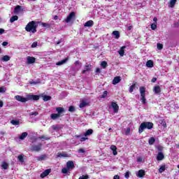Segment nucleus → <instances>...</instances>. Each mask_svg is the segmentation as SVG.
<instances>
[{
  "label": "nucleus",
  "mask_w": 179,
  "mask_h": 179,
  "mask_svg": "<svg viewBox=\"0 0 179 179\" xmlns=\"http://www.w3.org/2000/svg\"><path fill=\"white\" fill-rule=\"evenodd\" d=\"M113 36H114V38H116L117 40H118V38H120V31H114L112 33Z\"/></svg>",
  "instance_id": "obj_21"
},
{
  "label": "nucleus",
  "mask_w": 179,
  "mask_h": 179,
  "mask_svg": "<svg viewBox=\"0 0 179 179\" xmlns=\"http://www.w3.org/2000/svg\"><path fill=\"white\" fill-rule=\"evenodd\" d=\"M37 47V42H34L31 45L32 48H36Z\"/></svg>",
  "instance_id": "obj_51"
},
{
  "label": "nucleus",
  "mask_w": 179,
  "mask_h": 179,
  "mask_svg": "<svg viewBox=\"0 0 179 179\" xmlns=\"http://www.w3.org/2000/svg\"><path fill=\"white\" fill-rule=\"evenodd\" d=\"M60 115H57V113H53V114H51L50 115V118L52 120H57V118H60Z\"/></svg>",
  "instance_id": "obj_25"
},
{
  "label": "nucleus",
  "mask_w": 179,
  "mask_h": 179,
  "mask_svg": "<svg viewBox=\"0 0 179 179\" xmlns=\"http://www.w3.org/2000/svg\"><path fill=\"white\" fill-rule=\"evenodd\" d=\"M67 61H68V59L66 58V59H64L63 60H61L60 62H57L56 65H57L59 66H61V65H64V64H66Z\"/></svg>",
  "instance_id": "obj_22"
},
{
  "label": "nucleus",
  "mask_w": 179,
  "mask_h": 179,
  "mask_svg": "<svg viewBox=\"0 0 179 179\" xmlns=\"http://www.w3.org/2000/svg\"><path fill=\"white\" fill-rule=\"evenodd\" d=\"M78 179H89V175H83Z\"/></svg>",
  "instance_id": "obj_40"
},
{
  "label": "nucleus",
  "mask_w": 179,
  "mask_h": 179,
  "mask_svg": "<svg viewBox=\"0 0 179 179\" xmlns=\"http://www.w3.org/2000/svg\"><path fill=\"white\" fill-rule=\"evenodd\" d=\"M20 12H23V8H22V6H17L14 8V13H15V15H17V14L20 13Z\"/></svg>",
  "instance_id": "obj_8"
},
{
  "label": "nucleus",
  "mask_w": 179,
  "mask_h": 179,
  "mask_svg": "<svg viewBox=\"0 0 179 179\" xmlns=\"http://www.w3.org/2000/svg\"><path fill=\"white\" fill-rule=\"evenodd\" d=\"M92 134H93V129H88V130L84 134V136H89L92 135Z\"/></svg>",
  "instance_id": "obj_27"
},
{
  "label": "nucleus",
  "mask_w": 179,
  "mask_h": 179,
  "mask_svg": "<svg viewBox=\"0 0 179 179\" xmlns=\"http://www.w3.org/2000/svg\"><path fill=\"white\" fill-rule=\"evenodd\" d=\"M5 33V29H0V35L3 34Z\"/></svg>",
  "instance_id": "obj_58"
},
{
  "label": "nucleus",
  "mask_w": 179,
  "mask_h": 179,
  "mask_svg": "<svg viewBox=\"0 0 179 179\" xmlns=\"http://www.w3.org/2000/svg\"><path fill=\"white\" fill-rule=\"evenodd\" d=\"M134 89H135V84H133L130 87H129V92L132 93V92H134Z\"/></svg>",
  "instance_id": "obj_44"
},
{
  "label": "nucleus",
  "mask_w": 179,
  "mask_h": 179,
  "mask_svg": "<svg viewBox=\"0 0 179 179\" xmlns=\"http://www.w3.org/2000/svg\"><path fill=\"white\" fill-rule=\"evenodd\" d=\"M87 105V102H86V101H83L80 102V108H83V107H86V106Z\"/></svg>",
  "instance_id": "obj_32"
},
{
  "label": "nucleus",
  "mask_w": 179,
  "mask_h": 179,
  "mask_svg": "<svg viewBox=\"0 0 179 179\" xmlns=\"http://www.w3.org/2000/svg\"><path fill=\"white\" fill-rule=\"evenodd\" d=\"M151 29L152 30H156L157 29V24L156 22H154L151 24Z\"/></svg>",
  "instance_id": "obj_37"
},
{
  "label": "nucleus",
  "mask_w": 179,
  "mask_h": 179,
  "mask_svg": "<svg viewBox=\"0 0 179 179\" xmlns=\"http://www.w3.org/2000/svg\"><path fill=\"white\" fill-rule=\"evenodd\" d=\"M110 149L113 151V154L114 156H117L118 155V152H117V146L112 145L110 146Z\"/></svg>",
  "instance_id": "obj_15"
},
{
  "label": "nucleus",
  "mask_w": 179,
  "mask_h": 179,
  "mask_svg": "<svg viewBox=\"0 0 179 179\" xmlns=\"http://www.w3.org/2000/svg\"><path fill=\"white\" fill-rule=\"evenodd\" d=\"M69 171V169H68V168H64V169L62 170V173H63V174H66V173H68Z\"/></svg>",
  "instance_id": "obj_42"
},
{
  "label": "nucleus",
  "mask_w": 179,
  "mask_h": 179,
  "mask_svg": "<svg viewBox=\"0 0 179 179\" xmlns=\"http://www.w3.org/2000/svg\"><path fill=\"white\" fill-rule=\"evenodd\" d=\"M25 30L28 33H32V34L37 33V22L36 21L29 22L26 25Z\"/></svg>",
  "instance_id": "obj_2"
},
{
  "label": "nucleus",
  "mask_w": 179,
  "mask_h": 179,
  "mask_svg": "<svg viewBox=\"0 0 179 179\" xmlns=\"http://www.w3.org/2000/svg\"><path fill=\"white\" fill-rule=\"evenodd\" d=\"M166 171V165H162L160 166V168L159 169V173H163L164 171Z\"/></svg>",
  "instance_id": "obj_35"
},
{
  "label": "nucleus",
  "mask_w": 179,
  "mask_h": 179,
  "mask_svg": "<svg viewBox=\"0 0 179 179\" xmlns=\"http://www.w3.org/2000/svg\"><path fill=\"white\" fill-rule=\"evenodd\" d=\"M10 124H12V125H20V122L19 120H13L10 121Z\"/></svg>",
  "instance_id": "obj_30"
},
{
  "label": "nucleus",
  "mask_w": 179,
  "mask_h": 179,
  "mask_svg": "<svg viewBox=\"0 0 179 179\" xmlns=\"http://www.w3.org/2000/svg\"><path fill=\"white\" fill-rule=\"evenodd\" d=\"M136 176L139 178H142L145 176V171L141 169L136 173Z\"/></svg>",
  "instance_id": "obj_13"
},
{
  "label": "nucleus",
  "mask_w": 179,
  "mask_h": 179,
  "mask_svg": "<svg viewBox=\"0 0 179 179\" xmlns=\"http://www.w3.org/2000/svg\"><path fill=\"white\" fill-rule=\"evenodd\" d=\"M58 157H68V154L60 153V154L58 155Z\"/></svg>",
  "instance_id": "obj_46"
},
{
  "label": "nucleus",
  "mask_w": 179,
  "mask_h": 179,
  "mask_svg": "<svg viewBox=\"0 0 179 179\" xmlns=\"http://www.w3.org/2000/svg\"><path fill=\"white\" fill-rule=\"evenodd\" d=\"M8 166V163H6L5 162H2L1 167H2V169H3V170H7Z\"/></svg>",
  "instance_id": "obj_36"
},
{
  "label": "nucleus",
  "mask_w": 179,
  "mask_h": 179,
  "mask_svg": "<svg viewBox=\"0 0 179 179\" xmlns=\"http://www.w3.org/2000/svg\"><path fill=\"white\" fill-rule=\"evenodd\" d=\"M145 92V87H140L141 101L143 104H146Z\"/></svg>",
  "instance_id": "obj_4"
},
{
  "label": "nucleus",
  "mask_w": 179,
  "mask_h": 179,
  "mask_svg": "<svg viewBox=\"0 0 179 179\" xmlns=\"http://www.w3.org/2000/svg\"><path fill=\"white\" fill-rule=\"evenodd\" d=\"M41 144L31 145L30 149L32 152H40L41 150Z\"/></svg>",
  "instance_id": "obj_5"
},
{
  "label": "nucleus",
  "mask_w": 179,
  "mask_h": 179,
  "mask_svg": "<svg viewBox=\"0 0 179 179\" xmlns=\"http://www.w3.org/2000/svg\"><path fill=\"white\" fill-rule=\"evenodd\" d=\"M125 48H127V46H122L118 51V54L120 55V57H124V54L125 53Z\"/></svg>",
  "instance_id": "obj_16"
},
{
  "label": "nucleus",
  "mask_w": 179,
  "mask_h": 179,
  "mask_svg": "<svg viewBox=\"0 0 179 179\" xmlns=\"http://www.w3.org/2000/svg\"><path fill=\"white\" fill-rule=\"evenodd\" d=\"M69 111H70V113H73V111H75V107L73 106H70L69 108Z\"/></svg>",
  "instance_id": "obj_48"
},
{
  "label": "nucleus",
  "mask_w": 179,
  "mask_h": 179,
  "mask_svg": "<svg viewBox=\"0 0 179 179\" xmlns=\"http://www.w3.org/2000/svg\"><path fill=\"white\" fill-rule=\"evenodd\" d=\"M2 45H3V47H6V45H8V42H6V41L3 42V43H2Z\"/></svg>",
  "instance_id": "obj_60"
},
{
  "label": "nucleus",
  "mask_w": 179,
  "mask_h": 179,
  "mask_svg": "<svg viewBox=\"0 0 179 179\" xmlns=\"http://www.w3.org/2000/svg\"><path fill=\"white\" fill-rule=\"evenodd\" d=\"M111 107L113 108L114 113H118L119 106L116 103L113 102L111 103Z\"/></svg>",
  "instance_id": "obj_12"
},
{
  "label": "nucleus",
  "mask_w": 179,
  "mask_h": 179,
  "mask_svg": "<svg viewBox=\"0 0 179 179\" xmlns=\"http://www.w3.org/2000/svg\"><path fill=\"white\" fill-rule=\"evenodd\" d=\"M17 19H19V17H17V15H14V16L11 17V18L10 19V23H13V22H16V20H17Z\"/></svg>",
  "instance_id": "obj_33"
},
{
  "label": "nucleus",
  "mask_w": 179,
  "mask_h": 179,
  "mask_svg": "<svg viewBox=\"0 0 179 179\" xmlns=\"http://www.w3.org/2000/svg\"><path fill=\"white\" fill-rule=\"evenodd\" d=\"M132 29H133L132 25H129V26L127 27V30H132Z\"/></svg>",
  "instance_id": "obj_62"
},
{
  "label": "nucleus",
  "mask_w": 179,
  "mask_h": 179,
  "mask_svg": "<svg viewBox=\"0 0 179 179\" xmlns=\"http://www.w3.org/2000/svg\"><path fill=\"white\" fill-rule=\"evenodd\" d=\"M38 139H43L44 141H48L50 138H49V137H45V136H42L41 137H38Z\"/></svg>",
  "instance_id": "obj_43"
},
{
  "label": "nucleus",
  "mask_w": 179,
  "mask_h": 179,
  "mask_svg": "<svg viewBox=\"0 0 179 179\" xmlns=\"http://www.w3.org/2000/svg\"><path fill=\"white\" fill-rule=\"evenodd\" d=\"M121 82V77L117 76L115 77L113 80V85H117V83H120Z\"/></svg>",
  "instance_id": "obj_17"
},
{
  "label": "nucleus",
  "mask_w": 179,
  "mask_h": 179,
  "mask_svg": "<svg viewBox=\"0 0 179 179\" xmlns=\"http://www.w3.org/2000/svg\"><path fill=\"white\" fill-rule=\"evenodd\" d=\"M27 64H34L36 62V58L31 57H27Z\"/></svg>",
  "instance_id": "obj_14"
},
{
  "label": "nucleus",
  "mask_w": 179,
  "mask_h": 179,
  "mask_svg": "<svg viewBox=\"0 0 179 179\" xmlns=\"http://www.w3.org/2000/svg\"><path fill=\"white\" fill-rule=\"evenodd\" d=\"M153 92L155 94H160V92H162V88L160 87V86L157 85L154 87Z\"/></svg>",
  "instance_id": "obj_9"
},
{
  "label": "nucleus",
  "mask_w": 179,
  "mask_h": 179,
  "mask_svg": "<svg viewBox=\"0 0 179 179\" xmlns=\"http://www.w3.org/2000/svg\"><path fill=\"white\" fill-rule=\"evenodd\" d=\"M87 138H86V137H82L81 138H80V142H85V141H87Z\"/></svg>",
  "instance_id": "obj_52"
},
{
  "label": "nucleus",
  "mask_w": 179,
  "mask_h": 179,
  "mask_svg": "<svg viewBox=\"0 0 179 179\" xmlns=\"http://www.w3.org/2000/svg\"><path fill=\"white\" fill-rule=\"evenodd\" d=\"M42 26L43 27H50V24H47V23H42Z\"/></svg>",
  "instance_id": "obj_54"
},
{
  "label": "nucleus",
  "mask_w": 179,
  "mask_h": 179,
  "mask_svg": "<svg viewBox=\"0 0 179 179\" xmlns=\"http://www.w3.org/2000/svg\"><path fill=\"white\" fill-rule=\"evenodd\" d=\"M92 66L90 65H86L84 68V70L83 71V73H86V72L90 71V68Z\"/></svg>",
  "instance_id": "obj_28"
},
{
  "label": "nucleus",
  "mask_w": 179,
  "mask_h": 179,
  "mask_svg": "<svg viewBox=\"0 0 179 179\" xmlns=\"http://www.w3.org/2000/svg\"><path fill=\"white\" fill-rule=\"evenodd\" d=\"M24 155H20L18 156V160L19 162H21V163H23V162H24V159H23Z\"/></svg>",
  "instance_id": "obj_38"
},
{
  "label": "nucleus",
  "mask_w": 179,
  "mask_h": 179,
  "mask_svg": "<svg viewBox=\"0 0 179 179\" xmlns=\"http://www.w3.org/2000/svg\"><path fill=\"white\" fill-rule=\"evenodd\" d=\"M93 24H94V22H93V20H89L84 24V26L85 27H92Z\"/></svg>",
  "instance_id": "obj_18"
},
{
  "label": "nucleus",
  "mask_w": 179,
  "mask_h": 179,
  "mask_svg": "<svg viewBox=\"0 0 179 179\" xmlns=\"http://www.w3.org/2000/svg\"><path fill=\"white\" fill-rule=\"evenodd\" d=\"M146 66H148V68H153V62L152 60H148L146 62Z\"/></svg>",
  "instance_id": "obj_26"
},
{
  "label": "nucleus",
  "mask_w": 179,
  "mask_h": 179,
  "mask_svg": "<svg viewBox=\"0 0 179 179\" xmlns=\"http://www.w3.org/2000/svg\"><path fill=\"white\" fill-rule=\"evenodd\" d=\"M156 80H157V78H153L152 79L151 82H152V83H155V82H156Z\"/></svg>",
  "instance_id": "obj_61"
},
{
  "label": "nucleus",
  "mask_w": 179,
  "mask_h": 179,
  "mask_svg": "<svg viewBox=\"0 0 179 179\" xmlns=\"http://www.w3.org/2000/svg\"><path fill=\"white\" fill-rule=\"evenodd\" d=\"M164 159V155H163V152H159L157 156V159L160 161L163 160Z\"/></svg>",
  "instance_id": "obj_20"
},
{
  "label": "nucleus",
  "mask_w": 179,
  "mask_h": 179,
  "mask_svg": "<svg viewBox=\"0 0 179 179\" xmlns=\"http://www.w3.org/2000/svg\"><path fill=\"white\" fill-rule=\"evenodd\" d=\"M75 17V13H71L66 19V22L69 23Z\"/></svg>",
  "instance_id": "obj_7"
},
{
  "label": "nucleus",
  "mask_w": 179,
  "mask_h": 179,
  "mask_svg": "<svg viewBox=\"0 0 179 179\" xmlns=\"http://www.w3.org/2000/svg\"><path fill=\"white\" fill-rule=\"evenodd\" d=\"M29 83H30V85H37V83H38V82L30 81Z\"/></svg>",
  "instance_id": "obj_57"
},
{
  "label": "nucleus",
  "mask_w": 179,
  "mask_h": 179,
  "mask_svg": "<svg viewBox=\"0 0 179 179\" xmlns=\"http://www.w3.org/2000/svg\"><path fill=\"white\" fill-rule=\"evenodd\" d=\"M56 111L57 112V115L62 117V115H64V113H65V109L62 107H57L56 108Z\"/></svg>",
  "instance_id": "obj_6"
},
{
  "label": "nucleus",
  "mask_w": 179,
  "mask_h": 179,
  "mask_svg": "<svg viewBox=\"0 0 179 179\" xmlns=\"http://www.w3.org/2000/svg\"><path fill=\"white\" fill-rule=\"evenodd\" d=\"M1 61L3 62H8V61H10V57L8 55H5L1 58Z\"/></svg>",
  "instance_id": "obj_23"
},
{
  "label": "nucleus",
  "mask_w": 179,
  "mask_h": 179,
  "mask_svg": "<svg viewBox=\"0 0 179 179\" xmlns=\"http://www.w3.org/2000/svg\"><path fill=\"white\" fill-rule=\"evenodd\" d=\"M52 129H53L54 131H59V129H61V127H59V125L58 124H55V125H52L51 127Z\"/></svg>",
  "instance_id": "obj_29"
},
{
  "label": "nucleus",
  "mask_w": 179,
  "mask_h": 179,
  "mask_svg": "<svg viewBox=\"0 0 179 179\" xmlns=\"http://www.w3.org/2000/svg\"><path fill=\"white\" fill-rule=\"evenodd\" d=\"M66 167L69 169V170L74 169L75 168V164H73V162H72V161H69L66 163Z\"/></svg>",
  "instance_id": "obj_11"
},
{
  "label": "nucleus",
  "mask_w": 179,
  "mask_h": 179,
  "mask_svg": "<svg viewBox=\"0 0 179 179\" xmlns=\"http://www.w3.org/2000/svg\"><path fill=\"white\" fill-rule=\"evenodd\" d=\"M15 100L17 101H20L21 103H26L27 101H29V100H38L40 99V96L38 95H27L26 98L20 96V95H16L15 96Z\"/></svg>",
  "instance_id": "obj_1"
},
{
  "label": "nucleus",
  "mask_w": 179,
  "mask_h": 179,
  "mask_svg": "<svg viewBox=\"0 0 179 179\" xmlns=\"http://www.w3.org/2000/svg\"><path fill=\"white\" fill-rule=\"evenodd\" d=\"M176 2H177V0H171L169 3V7L174 8Z\"/></svg>",
  "instance_id": "obj_31"
},
{
  "label": "nucleus",
  "mask_w": 179,
  "mask_h": 179,
  "mask_svg": "<svg viewBox=\"0 0 179 179\" xmlns=\"http://www.w3.org/2000/svg\"><path fill=\"white\" fill-rule=\"evenodd\" d=\"M51 173V169H46L41 174V178H44L48 176Z\"/></svg>",
  "instance_id": "obj_10"
},
{
  "label": "nucleus",
  "mask_w": 179,
  "mask_h": 179,
  "mask_svg": "<svg viewBox=\"0 0 179 179\" xmlns=\"http://www.w3.org/2000/svg\"><path fill=\"white\" fill-rule=\"evenodd\" d=\"M153 21L155 22L154 23H157V17H155L153 18Z\"/></svg>",
  "instance_id": "obj_63"
},
{
  "label": "nucleus",
  "mask_w": 179,
  "mask_h": 179,
  "mask_svg": "<svg viewBox=\"0 0 179 179\" xmlns=\"http://www.w3.org/2000/svg\"><path fill=\"white\" fill-rule=\"evenodd\" d=\"M27 135H29V134H27V132H23L21 136H20L19 138L21 141H23L26 138V137L27 136Z\"/></svg>",
  "instance_id": "obj_24"
},
{
  "label": "nucleus",
  "mask_w": 179,
  "mask_h": 179,
  "mask_svg": "<svg viewBox=\"0 0 179 179\" xmlns=\"http://www.w3.org/2000/svg\"><path fill=\"white\" fill-rule=\"evenodd\" d=\"M156 142V139L154 138V137H151L148 140L149 145H153Z\"/></svg>",
  "instance_id": "obj_34"
},
{
  "label": "nucleus",
  "mask_w": 179,
  "mask_h": 179,
  "mask_svg": "<svg viewBox=\"0 0 179 179\" xmlns=\"http://www.w3.org/2000/svg\"><path fill=\"white\" fill-rule=\"evenodd\" d=\"M47 158V155H41L39 157H36V160H38V162H43V160H45Z\"/></svg>",
  "instance_id": "obj_19"
},
{
  "label": "nucleus",
  "mask_w": 179,
  "mask_h": 179,
  "mask_svg": "<svg viewBox=\"0 0 179 179\" xmlns=\"http://www.w3.org/2000/svg\"><path fill=\"white\" fill-rule=\"evenodd\" d=\"M157 47L158 50H163V44L157 43Z\"/></svg>",
  "instance_id": "obj_45"
},
{
  "label": "nucleus",
  "mask_w": 179,
  "mask_h": 179,
  "mask_svg": "<svg viewBox=\"0 0 179 179\" xmlns=\"http://www.w3.org/2000/svg\"><path fill=\"white\" fill-rule=\"evenodd\" d=\"M6 92V88L5 87H0V93H5Z\"/></svg>",
  "instance_id": "obj_41"
},
{
  "label": "nucleus",
  "mask_w": 179,
  "mask_h": 179,
  "mask_svg": "<svg viewBox=\"0 0 179 179\" xmlns=\"http://www.w3.org/2000/svg\"><path fill=\"white\" fill-rule=\"evenodd\" d=\"M152 128H153V123L150 122H144L139 126L138 132L142 134L145 129H152Z\"/></svg>",
  "instance_id": "obj_3"
},
{
  "label": "nucleus",
  "mask_w": 179,
  "mask_h": 179,
  "mask_svg": "<svg viewBox=\"0 0 179 179\" xmlns=\"http://www.w3.org/2000/svg\"><path fill=\"white\" fill-rule=\"evenodd\" d=\"M106 96H107V91H104L103 94L101 96V98L104 99Z\"/></svg>",
  "instance_id": "obj_49"
},
{
  "label": "nucleus",
  "mask_w": 179,
  "mask_h": 179,
  "mask_svg": "<svg viewBox=\"0 0 179 179\" xmlns=\"http://www.w3.org/2000/svg\"><path fill=\"white\" fill-rule=\"evenodd\" d=\"M101 66H103V68H106L107 66V62L106 61H103L101 63Z\"/></svg>",
  "instance_id": "obj_47"
},
{
  "label": "nucleus",
  "mask_w": 179,
  "mask_h": 179,
  "mask_svg": "<svg viewBox=\"0 0 179 179\" xmlns=\"http://www.w3.org/2000/svg\"><path fill=\"white\" fill-rule=\"evenodd\" d=\"M78 153H85V150L83 148H80L78 150Z\"/></svg>",
  "instance_id": "obj_56"
},
{
  "label": "nucleus",
  "mask_w": 179,
  "mask_h": 179,
  "mask_svg": "<svg viewBox=\"0 0 179 179\" xmlns=\"http://www.w3.org/2000/svg\"><path fill=\"white\" fill-rule=\"evenodd\" d=\"M130 132H131V128L128 127L126 129L125 135H129Z\"/></svg>",
  "instance_id": "obj_50"
},
{
  "label": "nucleus",
  "mask_w": 179,
  "mask_h": 179,
  "mask_svg": "<svg viewBox=\"0 0 179 179\" xmlns=\"http://www.w3.org/2000/svg\"><path fill=\"white\" fill-rule=\"evenodd\" d=\"M30 115H34L36 117V115H38V113L37 112H32L30 113Z\"/></svg>",
  "instance_id": "obj_53"
},
{
  "label": "nucleus",
  "mask_w": 179,
  "mask_h": 179,
  "mask_svg": "<svg viewBox=\"0 0 179 179\" xmlns=\"http://www.w3.org/2000/svg\"><path fill=\"white\" fill-rule=\"evenodd\" d=\"M113 179H120V176H117V175H115V176L113 177Z\"/></svg>",
  "instance_id": "obj_64"
},
{
  "label": "nucleus",
  "mask_w": 179,
  "mask_h": 179,
  "mask_svg": "<svg viewBox=\"0 0 179 179\" xmlns=\"http://www.w3.org/2000/svg\"><path fill=\"white\" fill-rule=\"evenodd\" d=\"M48 100H51V96L45 95L43 96V101H48Z\"/></svg>",
  "instance_id": "obj_39"
},
{
  "label": "nucleus",
  "mask_w": 179,
  "mask_h": 179,
  "mask_svg": "<svg viewBox=\"0 0 179 179\" xmlns=\"http://www.w3.org/2000/svg\"><path fill=\"white\" fill-rule=\"evenodd\" d=\"M142 160H143L142 157H138V158L137 159V162H138V163H141V162H142Z\"/></svg>",
  "instance_id": "obj_59"
},
{
  "label": "nucleus",
  "mask_w": 179,
  "mask_h": 179,
  "mask_svg": "<svg viewBox=\"0 0 179 179\" xmlns=\"http://www.w3.org/2000/svg\"><path fill=\"white\" fill-rule=\"evenodd\" d=\"M125 178H129V171L125 173Z\"/></svg>",
  "instance_id": "obj_55"
}]
</instances>
